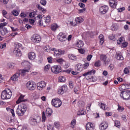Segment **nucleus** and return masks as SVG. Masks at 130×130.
<instances>
[{"instance_id":"338daca9","label":"nucleus","mask_w":130,"mask_h":130,"mask_svg":"<svg viewBox=\"0 0 130 130\" xmlns=\"http://www.w3.org/2000/svg\"><path fill=\"white\" fill-rule=\"evenodd\" d=\"M79 52L81 54L85 53V50L84 49H78Z\"/></svg>"},{"instance_id":"72a5a7b5","label":"nucleus","mask_w":130,"mask_h":130,"mask_svg":"<svg viewBox=\"0 0 130 130\" xmlns=\"http://www.w3.org/2000/svg\"><path fill=\"white\" fill-rule=\"evenodd\" d=\"M15 66H16V63L13 62H8L7 67L10 70H14L15 69Z\"/></svg>"},{"instance_id":"a878e982","label":"nucleus","mask_w":130,"mask_h":130,"mask_svg":"<svg viewBox=\"0 0 130 130\" xmlns=\"http://www.w3.org/2000/svg\"><path fill=\"white\" fill-rule=\"evenodd\" d=\"M68 58L70 60H72V61H76L78 60V56L74 54H69L68 55Z\"/></svg>"},{"instance_id":"37998d69","label":"nucleus","mask_w":130,"mask_h":130,"mask_svg":"<svg viewBox=\"0 0 130 130\" xmlns=\"http://www.w3.org/2000/svg\"><path fill=\"white\" fill-rule=\"evenodd\" d=\"M50 68H51L50 64H48L46 65L44 68V72H49V70H50Z\"/></svg>"},{"instance_id":"5fc2aeb1","label":"nucleus","mask_w":130,"mask_h":130,"mask_svg":"<svg viewBox=\"0 0 130 130\" xmlns=\"http://www.w3.org/2000/svg\"><path fill=\"white\" fill-rule=\"evenodd\" d=\"M54 125L56 128H58L60 126V123L59 122H55L54 123Z\"/></svg>"},{"instance_id":"79ce46f5","label":"nucleus","mask_w":130,"mask_h":130,"mask_svg":"<svg viewBox=\"0 0 130 130\" xmlns=\"http://www.w3.org/2000/svg\"><path fill=\"white\" fill-rule=\"evenodd\" d=\"M66 80V79L64 76H60L58 77V82L59 83H64Z\"/></svg>"},{"instance_id":"e2e57ef3","label":"nucleus","mask_w":130,"mask_h":130,"mask_svg":"<svg viewBox=\"0 0 130 130\" xmlns=\"http://www.w3.org/2000/svg\"><path fill=\"white\" fill-rule=\"evenodd\" d=\"M89 62H85L83 65V69H84V70H86V69H88V67H89Z\"/></svg>"},{"instance_id":"7c9ffc66","label":"nucleus","mask_w":130,"mask_h":130,"mask_svg":"<svg viewBox=\"0 0 130 130\" xmlns=\"http://www.w3.org/2000/svg\"><path fill=\"white\" fill-rule=\"evenodd\" d=\"M75 46L76 47H83V46H84V42H83L82 40H78L77 41Z\"/></svg>"},{"instance_id":"c756f323","label":"nucleus","mask_w":130,"mask_h":130,"mask_svg":"<svg viewBox=\"0 0 130 130\" xmlns=\"http://www.w3.org/2000/svg\"><path fill=\"white\" fill-rule=\"evenodd\" d=\"M52 112H53L52 109L49 108H47L46 110V114L47 117H50L52 115Z\"/></svg>"},{"instance_id":"a18cd8bd","label":"nucleus","mask_w":130,"mask_h":130,"mask_svg":"<svg viewBox=\"0 0 130 130\" xmlns=\"http://www.w3.org/2000/svg\"><path fill=\"white\" fill-rule=\"evenodd\" d=\"M100 107L103 110L107 109V106L103 103L100 104Z\"/></svg>"},{"instance_id":"69168bd1","label":"nucleus","mask_w":130,"mask_h":130,"mask_svg":"<svg viewBox=\"0 0 130 130\" xmlns=\"http://www.w3.org/2000/svg\"><path fill=\"white\" fill-rule=\"evenodd\" d=\"M40 3L42 6H46L47 2L45 0H41Z\"/></svg>"},{"instance_id":"09e8293b","label":"nucleus","mask_w":130,"mask_h":130,"mask_svg":"<svg viewBox=\"0 0 130 130\" xmlns=\"http://www.w3.org/2000/svg\"><path fill=\"white\" fill-rule=\"evenodd\" d=\"M117 110L119 112H122L123 110H124V108L123 107L120 106L119 105H118V108Z\"/></svg>"},{"instance_id":"dca6fc26","label":"nucleus","mask_w":130,"mask_h":130,"mask_svg":"<svg viewBox=\"0 0 130 130\" xmlns=\"http://www.w3.org/2000/svg\"><path fill=\"white\" fill-rule=\"evenodd\" d=\"M30 70H31L30 68H25L24 69L18 70L17 72L19 75L25 76L26 74L30 72Z\"/></svg>"},{"instance_id":"4be33fe9","label":"nucleus","mask_w":130,"mask_h":130,"mask_svg":"<svg viewBox=\"0 0 130 130\" xmlns=\"http://www.w3.org/2000/svg\"><path fill=\"white\" fill-rule=\"evenodd\" d=\"M109 4L111 8L115 9L117 6V0H109Z\"/></svg>"},{"instance_id":"052dcab7","label":"nucleus","mask_w":130,"mask_h":130,"mask_svg":"<svg viewBox=\"0 0 130 130\" xmlns=\"http://www.w3.org/2000/svg\"><path fill=\"white\" fill-rule=\"evenodd\" d=\"M128 44V43H127V42H124L123 43H122V45L121 46V47H122V48H125V47H126V46H127V45Z\"/></svg>"},{"instance_id":"20e7f679","label":"nucleus","mask_w":130,"mask_h":130,"mask_svg":"<svg viewBox=\"0 0 130 130\" xmlns=\"http://www.w3.org/2000/svg\"><path fill=\"white\" fill-rule=\"evenodd\" d=\"M52 51H53L54 52L53 55L54 56H55V57H60L61 55H63V54L66 53L65 50H62L60 49H56L54 48H53L52 49Z\"/></svg>"},{"instance_id":"e433bc0d","label":"nucleus","mask_w":130,"mask_h":130,"mask_svg":"<svg viewBox=\"0 0 130 130\" xmlns=\"http://www.w3.org/2000/svg\"><path fill=\"white\" fill-rule=\"evenodd\" d=\"M53 49V48H51L49 46H46L44 47L43 50L46 51V52H50V51H52Z\"/></svg>"},{"instance_id":"58836bf2","label":"nucleus","mask_w":130,"mask_h":130,"mask_svg":"<svg viewBox=\"0 0 130 130\" xmlns=\"http://www.w3.org/2000/svg\"><path fill=\"white\" fill-rule=\"evenodd\" d=\"M56 61L57 63H59V64H63V63L66 62L65 60L63 59L62 58H59L57 59Z\"/></svg>"},{"instance_id":"f704fd0d","label":"nucleus","mask_w":130,"mask_h":130,"mask_svg":"<svg viewBox=\"0 0 130 130\" xmlns=\"http://www.w3.org/2000/svg\"><path fill=\"white\" fill-rule=\"evenodd\" d=\"M0 32L2 34V35H3V36H5V35H6V34H7V33L8 32V29H7V28L3 27L2 28H1L0 29Z\"/></svg>"},{"instance_id":"680f3d73","label":"nucleus","mask_w":130,"mask_h":130,"mask_svg":"<svg viewBox=\"0 0 130 130\" xmlns=\"http://www.w3.org/2000/svg\"><path fill=\"white\" fill-rule=\"evenodd\" d=\"M47 60H48V62H49V63H52V62H53L52 57H51V56L48 57Z\"/></svg>"},{"instance_id":"de8ad7c7","label":"nucleus","mask_w":130,"mask_h":130,"mask_svg":"<svg viewBox=\"0 0 130 130\" xmlns=\"http://www.w3.org/2000/svg\"><path fill=\"white\" fill-rule=\"evenodd\" d=\"M46 120V116L45 115V112H42V121L43 122H45Z\"/></svg>"},{"instance_id":"6e6552de","label":"nucleus","mask_w":130,"mask_h":130,"mask_svg":"<svg viewBox=\"0 0 130 130\" xmlns=\"http://www.w3.org/2000/svg\"><path fill=\"white\" fill-rule=\"evenodd\" d=\"M51 104L52 106H54V107L58 108V107H60V106H61L62 103L61 102V101L59 99H54L51 101Z\"/></svg>"},{"instance_id":"49530a36","label":"nucleus","mask_w":130,"mask_h":130,"mask_svg":"<svg viewBox=\"0 0 130 130\" xmlns=\"http://www.w3.org/2000/svg\"><path fill=\"white\" fill-rule=\"evenodd\" d=\"M19 14L20 12L16 9H14L12 11V14L13 15V16H15V17L19 16Z\"/></svg>"},{"instance_id":"bf43d9fd","label":"nucleus","mask_w":130,"mask_h":130,"mask_svg":"<svg viewBox=\"0 0 130 130\" xmlns=\"http://www.w3.org/2000/svg\"><path fill=\"white\" fill-rule=\"evenodd\" d=\"M92 57H93V55H92L91 54L87 55L86 57V59H87V61H90V60H91V59H92Z\"/></svg>"},{"instance_id":"ddd939ff","label":"nucleus","mask_w":130,"mask_h":130,"mask_svg":"<svg viewBox=\"0 0 130 130\" xmlns=\"http://www.w3.org/2000/svg\"><path fill=\"white\" fill-rule=\"evenodd\" d=\"M38 90L42 91L46 87V83L44 81H41L37 84Z\"/></svg>"},{"instance_id":"7ed1b4c3","label":"nucleus","mask_w":130,"mask_h":130,"mask_svg":"<svg viewBox=\"0 0 130 130\" xmlns=\"http://www.w3.org/2000/svg\"><path fill=\"white\" fill-rule=\"evenodd\" d=\"M78 106L79 107L78 115H84L86 114V110L84 109V106H85V103L83 101L78 102Z\"/></svg>"},{"instance_id":"13d9d810","label":"nucleus","mask_w":130,"mask_h":130,"mask_svg":"<svg viewBox=\"0 0 130 130\" xmlns=\"http://www.w3.org/2000/svg\"><path fill=\"white\" fill-rule=\"evenodd\" d=\"M5 26H7V22H3L0 23V30L3 29Z\"/></svg>"},{"instance_id":"cd10ccee","label":"nucleus","mask_w":130,"mask_h":130,"mask_svg":"<svg viewBox=\"0 0 130 130\" xmlns=\"http://www.w3.org/2000/svg\"><path fill=\"white\" fill-rule=\"evenodd\" d=\"M24 98H25V95L21 94L18 100L16 101V104H19L21 102L26 101V100Z\"/></svg>"},{"instance_id":"6ab92c4d","label":"nucleus","mask_w":130,"mask_h":130,"mask_svg":"<svg viewBox=\"0 0 130 130\" xmlns=\"http://www.w3.org/2000/svg\"><path fill=\"white\" fill-rule=\"evenodd\" d=\"M57 39L61 42L66 41H67V36L63 32H60L57 36Z\"/></svg>"},{"instance_id":"f3484780","label":"nucleus","mask_w":130,"mask_h":130,"mask_svg":"<svg viewBox=\"0 0 130 130\" xmlns=\"http://www.w3.org/2000/svg\"><path fill=\"white\" fill-rule=\"evenodd\" d=\"M67 91L68 86H67V85H63L58 90V93L61 95L62 94H64V93H66V92H67Z\"/></svg>"},{"instance_id":"c03bdc74","label":"nucleus","mask_w":130,"mask_h":130,"mask_svg":"<svg viewBox=\"0 0 130 130\" xmlns=\"http://www.w3.org/2000/svg\"><path fill=\"white\" fill-rule=\"evenodd\" d=\"M109 39L112 41H115L116 40V36L115 35H112L109 36Z\"/></svg>"},{"instance_id":"412c9836","label":"nucleus","mask_w":130,"mask_h":130,"mask_svg":"<svg viewBox=\"0 0 130 130\" xmlns=\"http://www.w3.org/2000/svg\"><path fill=\"white\" fill-rule=\"evenodd\" d=\"M13 53L18 57H21L22 56V52L19 48H15L13 50Z\"/></svg>"},{"instance_id":"864d4df0","label":"nucleus","mask_w":130,"mask_h":130,"mask_svg":"<svg viewBox=\"0 0 130 130\" xmlns=\"http://www.w3.org/2000/svg\"><path fill=\"white\" fill-rule=\"evenodd\" d=\"M100 58H101V60H102L103 61H104V62H105V61H106V58H107V57H106V55H101L100 56Z\"/></svg>"},{"instance_id":"bb28decb","label":"nucleus","mask_w":130,"mask_h":130,"mask_svg":"<svg viewBox=\"0 0 130 130\" xmlns=\"http://www.w3.org/2000/svg\"><path fill=\"white\" fill-rule=\"evenodd\" d=\"M116 58L117 60H123L124 59L120 52H116Z\"/></svg>"},{"instance_id":"6e6d98bb","label":"nucleus","mask_w":130,"mask_h":130,"mask_svg":"<svg viewBox=\"0 0 130 130\" xmlns=\"http://www.w3.org/2000/svg\"><path fill=\"white\" fill-rule=\"evenodd\" d=\"M5 81V76L0 74V83H3Z\"/></svg>"},{"instance_id":"2f4dec72","label":"nucleus","mask_w":130,"mask_h":130,"mask_svg":"<svg viewBox=\"0 0 130 130\" xmlns=\"http://www.w3.org/2000/svg\"><path fill=\"white\" fill-rule=\"evenodd\" d=\"M58 28H59V26L56 23H53L51 26L52 31H55Z\"/></svg>"},{"instance_id":"aec40b11","label":"nucleus","mask_w":130,"mask_h":130,"mask_svg":"<svg viewBox=\"0 0 130 130\" xmlns=\"http://www.w3.org/2000/svg\"><path fill=\"white\" fill-rule=\"evenodd\" d=\"M108 11V6L106 5H104L100 8V13L101 14H103V15H104V14H106Z\"/></svg>"},{"instance_id":"4c0bfd02","label":"nucleus","mask_w":130,"mask_h":130,"mask_svg":"<svg viewBox=\"0 0 130 130\" xmlns=\"http://www.w3.org/2000/svg\"><path fill=\"white\" fill-rule=\"evenodd\" d=\"M76 24H81L82 22H84V19L82 17H76L75 19Z\"/></svg>"},{"instance_id":"c85d7f7f","label":"nucleus","mask_w":130,"mask_h":130,"mask_svg":"<svg viewBox=\"0 0 130 130\" xmlns=\"http://www.w3.org/2000/svg\"><path fill=\"white\" fill-rule=\"evenodd\" d=\"M75 69L78 72H82L83 69V64H82V63H77L75 66Z\"/></svg>"},{"instance_id":"39448f33","label":"nucleus","mask_w":130,"mask_h":130,"mask_svg":"<svg viewBox=\"0 0 130 130\" xmlns=\"http://www.w3.org/2000/svg\"><path fill=\"white\" fill-rule=\"evenodd\" d=\"M25 87L29 91H34L36 89V83L33 81H29L26 83Z\"/></svg>"},{"instance_id":"4d7b16f0","label":"nucleus","mask_w":130,"mask_h":130,"mask_svg":"<svg viewBox=\"0 0 130 130\" xmlns=\"http://www.w3.org/2000/svg\"><path fill=\"white\" fill-rule=\"evenodd\" d=\"M100 66H101V62L100 60L96 61L94 63V67H100Z\"/></svg>"},{"instance_id":"a211bd4d","label":"nucleus","mask_w":130,"mask_h":130,"mask_svg":"<svg viewBox=\"0 0 130 130\" xmlns=\"http://www.w3.org/2000/svg\"><path fill=\"white\" fill-rule=\"evenodd\" d=\"M100 130H106L108 128V122L106 121L102 122L99 126Z\"/></svg>"},{"instance_id":"0e129e2a","label":"nucleus","mask_w":130,"mask_h":130,"mask_svg":"<svg viewBox=\"0 0 130 130\" xmlns=\"http://www.w3.org/2000/svg\"><path fill=\"white\" fill-rule=\"evenodd\" d=\"M125 89H126V86H125V84H123L119 87V89L121 90H125Z\"/></svg>"},{"instance_id":"774afa93","label":"nucleus","mask_w":130,"mask_h":130,"mask_svg":"<svg viewBox=\"0 0 130 130\" xmlns=\"http://www.w3.org/2000/svg\"><path fill=\"white\" fill-rule=\"evenodd\" d=\"M48 130H53V126L52 125L49 124L47 126Z\"/></svg>"},{"instance_id":"2eb2a0df","label":"nucleus","mask_w":130,"mask_h":130,"mask_svg":"<svg viewBox=\"0 0 130 130\" xmlns=\"http://www.w3.org/2000/svg\"><path fill=\"white\" fill-rule=\"evenodd\" d=\"M43 18V15H38L36 17V19L38 21V23L40 26H43L44 27H45V25H44V24L43 23V20H42Z\"/></svg>"},{"instance_id":"0eeeda50","label":"nucleus","mask_w":130,"mask_h":130,"mask_svg":"<svg viewBox=\"0 0 130 130\" xmlns=\"http://www.w3.org/2000/svg\"><path fill=\"white\" fill-rule=\"evenodd\" d=\"M120 97L123 100H130V91L126 90L121 92L120 94Z\"/></svg>"},{"instance_id":"ea45409f","label":"nucleus","mask_w":130,"mask_h":130,"mask_svg":"<svg viewBox=\"0 0 130 130\" xmlns=\"http://www.w3.org/2000/svg\"><path fill=\"white\" fill-rule=\"evenodd\" d=\"M99 39L101 45H102L104 43V36H103V35H100L99 37Z\"/></svg>"},{"instance_id":"423d86ee","label":"nucleus","mask_w":130,"mask_h":130,"mask_svg":"<svg viewBox=\"0 0 130 130\" xmlns=\"http://www.w3.org/2000/svg\"><path fill=\"white\" fill-rule=\"evenodd\" d=\"M96 71L94 70H92L83 74V77H85L87 80H89V81H93V76H94Z\"/></svg>"},{"instance_id":"f257e3e1","label":"nucleus","mask_w":130,"mask_h":130,"mask_svg":"<svg viewBox=\"0 0 130 130\" xmlns=\"http://www.w3.org/2000/svg\"><path fill=\"white\" fill-rule=\"evenodd\" d=\"M27 111V106L25 104L19 105L16 110V113L18 116H23Z\"/></svg>"},{"instance_id":"473e14b6","label":"nucleus","mask_w":130,"mask_h":130,"mask_svg":"<svg viewBox=\"0 0 130 130\" xmlns=\"http://www.w3.org/2000/svg\"><path fill=\"white\" fill-rule=\"evenodd\" d=\"M51 22V17L48 16L45 18V23L46 25H49Z\"/></svg>"},{"instance_id":"a19ab883","label":"nucleus","mask_w":130,"mask_h":130,"mask_svg":"<svg viewBox=\"0 0 130 130\" xmlns=\"http://www.w3.org/2000/svg\"><path fill=\"white\" fill-rule=\"evenodd\" d=\"M37 8H38V9H39V10H40V11H42V13H43V14H45L46 12V9L41 7L39 4L37 5Z\"/></svg>"},{"instance_id":"3c124183","label":"nucleus","mask_w":130,"mask_h":130,"mask_svg":"<svg viewBox=\"0 0 130 130\" xmlns=\"http://www.w3.org/2000/svg\"><path fill=\"white\" fill-rule=\"evenodd\" d=\"M95 35V33L93 32H86L87 37H92Z\"/></svg>"},{"instance_id":"c9c22d12","label":"nucleus","mask_w":130,"mask_h":130,"mask_svg":"<svg viewBox=\"0 0 130 130\" xmlns=\"http://www.w3.org/2000/svg\"><path fill=\"white\" fill-rule=\"evenodd\" d=\"M77 123V120L76 119H73L72 120L71 123H70V126L72 128H75L76 127V124Z\"/></svg>"},{"instance_id":"393cba45","label":"nucleus","mask_w":130,"mask_h":130,"mask_svg":"<svg viewBox=\"0 0 130 130\" xmlns=\"http://www.w3.org/2000/svg\"><path fill=\"white\" fill-rule=\"evenodd\" d=\"M95 125L91 122H88L86 125V130H94Z\"/></svg>"},{"instance_id":"f8f14e48","label":"nucleus","mask_w":130,"mask_h":130,"mask_svg":"<svg viewBox=\"0 0 130 130\" xmlns=\"http://www.w3.org/2000/svg\"><path fill=\"white\" fill-rule=\"evenodd\" d=\"M41 119V118L40 117H37V118L30 117L29 119V122L30 124L34 125L37 124L40 121Z\"/></svg>"},{"instance_id":"1a4fd4ad","label":"nucleus","mask_w":130,"mask_h":130,"mask_svg":"<svg viewBox=\"0 0 130 130\" xmlns=\"http://www.w3.org/2000/svg\"><path fill=\"white\" fill-rule=\"evenodd\" d=\"M53 74H59L61 72V67L60 65H54L51 68Z\"/></svg>"},{"instance_id":"603ef678","label":"nucleus","mask_w":130,"mask_h":130,"mask_svg":"<svg viewBox=\"0 0 130 130\" xmlns=\"http://www.w3.org/2000/svg\"><path fill=\"white\" fill-rule=\"evenodd\" d=\"M111 29L112 30V31H115V30H117V25H116V24H113L112 25Z\"/></svg>"},{"instance_id":"9b49d317","label":"nucleus","mask_w":130,"mask_h":130,"mask_svg":"<svg viewBox=\"0 0 130 130\" xmlns=\"http://www.w3.org/2000/svg\"><path fill=\"white\" fill-rule=\"evenodd\" d=\"M31 40L34 43H39V42L41 41V38L40 37V36L37 34H35L31 37Z\"/></svg>"},{"instance_id":"f03ea898","label":"nucleus","mask_w":130,"mask_h":130,"mask_svg":"<svg viewBox=\"0 0 130 130\" xmlns=\"http://www.w3.org/2000/svg\"><path fill=\"white\" fill-rule=\"evenodd\" d=\"M12 97V91L10 89H7L2 92L1 98L3 100L10 99Z\"/></svg>"},{"instance_id":"4468645a","label":"nucleus","mask_w":130,"mask_h":130,"mask_svg":"<svg viewBox=\"0 0 130 130\" xmlns=\"http://www.w3.org/2000/svg\"><path fill=\"white\" fill-rule=\"evenodd\" d=\"M21 66L23 67V68H26V69H31V68H32V64L31 62H29L27 60H23L21 62Z\"/></svg>"},{"instance_id":"b1692460","label":"nucleus","mask_w":130,"mask_h":130,"mask_svg":"<svg viewBox=\"0 0 130 130\" xmlns=\"http://www.w3.org/2000/svg\"><path fill=\"white\" fill-rule=\"evenodd\" d=\"M20 77V73L17 72L16 74L13 75V76L11 77V80L13 81V83H15L17 81H18V79Z\"/></svg>"},{"instance_id":"5701e85b","label":"nucleus","mask_w":130,"mask_h":130,"mask_svg":"<svg viewBox=\"0 0 130 130\" xmlns=\"http://www.w3.org/2000/svg\"><path fill=\"white\" fill-rule=\"evenodd\" d=\"M36 54L34 52H30L28 53V58L30 60H34L36 58Z\"/></svg>"},{"instance_id":"8fccbe9b","label":"nucleus","mask_w":130,"mask_h":130,"mask_svg":"<svg viewBox=\"0 0 130 130\" xmlns=\"http://www.w3.org/2000/svg\"><path fill=\"white\" fill-rule=\"evenodd\" d=\"M114 123H115V126H116V127H118V128H119V127H120V121H119L118 120H115L114 121Z\"/></svg>"},{"instance_id":"9d476101","label":"nucleus","mask_w":130,"mask_h":130,"mask_svg":"<svg viewBox=\"0 0 130 130\" xmlns=\"http://www.w3.org/2000/svg\"><path fill=\"white\" fill-rule=\"evenodd\" d=\"M67 25H70L73 27H76L77 26V22L76 19L73 17L69 18L66 20Z\"/></svg>"}]
</instances>
